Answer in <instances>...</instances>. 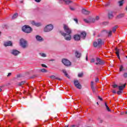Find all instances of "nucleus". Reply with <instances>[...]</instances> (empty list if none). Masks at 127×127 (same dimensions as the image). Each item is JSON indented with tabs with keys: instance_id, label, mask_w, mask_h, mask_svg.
<instances>
[{
	"instance_id": "f257e3e1",
	"label": "nucleus",
	"mask_w": 127,
	"mask_h": 127,
	"mask_svg": "<svg viewBox=\"0 0 127 127\" xmlns=\"http://www.w3.org/2000/svg\"><path fill=\"white\" fill-rule=\"evenodd\" d=\"M64 29L66 33L63 31H61L62 35L64 36L65 40L66 41H70V40H71V29L69 28L68 25L65 24L64 25Z\"/></svg>"
},
{
	"instance_id": "f03ea898",
	"label": "nucleus",
	"mask_w": 127,
	"mask_h": 127,
	"mask_svg": "<svg viewBox=\"0 0 127 127\" xmlns=\"http://www.w3.org/2000/svg\"><path fill=\"white\" fill-rule=\"evenodd\" d=\"M86 35H87V33H86V32H82L81 33L80 35H75L73 36V39L76 41H79V40H80V38H83V39H85Z\"/></svg>"
},
{
	"instance_id": "7ed1b4c3",
	"label": "nucleus",
	"mask_w": 127,
	"mask_h": 127,
	"mask_svg": "<svg viewBox=\"0 0 127 127\" xmlns=\"http://www.w3.org/2000/svg\"><path fill=\"white\" fill-rule=\"evenodd\" d=\"M22 30L24 32H25L26 33H30L31 32V27L30 26L27 25H25L23 26L22 28Z\"/></svg>"
},
{
	"instance_id": "20e7f679",
	"label": "nucleus",
	"mask_w": 127,
	"mask_h": 127,
	"mask_svg": "<svg viewBox=\"0 0 127 127\" xmlns=\"http://www.w3.org/2000/svg\"><path fill=\"white\" fill-rule=\"evenodd\" d=\"M103 45V42L101 39H98L97 42L93 43V46L96 48H100Z\"/></svg>"
},
{
	"instance_id": "39448f33",
	"label": "nucleus",
	"mask_w": 127,
	"mask_h": 127,
	"mask_svg": "<svg viewBox=\"0 0 127 127\" xmlns=\"http://www.w3.org/2000/svg\"><path fill=\"white\" fill-rule=\"evenodd\" d=\"M53 28H54V26L52 24H49L46 25L44 29V31L45 32H49L50 31H51L52 30H53Z\"/></svg>"
},
{
	"instance_id": "423d86ee",
	"label": "nucleus",
	"mask_w": 127,
	"mask_h": 127,
	"mask_svg": "<svg viewBox=\"0 0 127 127\" xmlns=\"http://www.w3.org/2000/svg\"><path fill=\"white\" fill-rule=\"evenodd\" d=\"M20 45L22 48H26L27 46V41L24 39H21L20 40Z\"/></svg>"
},
{
	"instance_id": "0eeeda50",
	"label": "nucleus",
	"mask_w": 127,
	"mask_h": 127,
	"mask_svg": "<svg viewBox=\"0 0 127 127\" xmlns=\"http://www.w3.org/2000/svg\"><path fill=\"white\" fill-rule=\"evenodd\" d=\"M62 62L65 66H71V62L66 59H63Z\"/></svg>"
},
{
	"instance_id": "6e6552de",
	"label": "nucleus",
	"mask_w": 127,
	"mask_h": 127,
	"mask_svg": "<svg viewBox=\"0 0 127 127\" xmlns=\"http://www.w3.org/2000/svg\"><path fill=\"white\" fill-rule=\"evenodd\" d=\"M105 63L101 59L99 58H96V65H104Z\"/></svg>"
},
{
	"instance_id": "1a4fd4ad",
	"label": "nucleus",
	"mask_w": 127,
	"mask_h": 127,
	"mask_svg": "<svg viewBox=\"0 0 127 127\" xmlns=\"http://www.w3.org/2000/svg\"><path fill=\"white\" fill-rule=\"evenodd\" d=\"M74 86L79 89H80L82 88V85H81V84L79 83V81L78 80H74Z\"/></svg>"
},
{
	"instance_id": "9d476101",
	"label": "nucleus",
	"mask_w": 127,
	"mask_h": 127,
	"mask_svg": "<svg viewBox=\"0 0 127 127\" xmlns=\"http://www.w3.org/2000/svg\"><path fill=\"white\" fill-rule=\"evenodd\" d=\"M19 53H20V52L17 50H12L11 51V54H12V55H14V56H17Z\"/></svg>"
},
{
	"instance_id": "9b49d317",
	"label": "nucleus",
	"mask_w": 127,
	"mask_h": 127,
	"mask_svg": "<svg viewBox=\"0 0 127 127\" xmlns=\"http://www.w3.org/2000/svg\"><path fill=\"white\" fill-rule=\"evenodd\" d=\"M36 39L37 41H39V42H42V41L44 40L42 37L39 35L36 36Z\"/></svg>"
},
{
	"instance_id": "f8f14e48",
	"label": "nucleus",
	"mask_w": 127,
	"mask_h": 127,
	"mask_svg": "<svg viewBox=\"0 0 127 127\" xmlns=\"http://www.w3.org/2000/svg\"><path fill=\"white\" fill-rule=\"evenodd\" d=\"M127 85V84H124L122 85H121L120 84V86H118V89L120 91H124V89H125V88H126V85Z\"/></svg>"
},
{
	"instance_id": "ddd939ff",
	"label": "nucleus",
	"mask_w": 127,
	"mask_h": 127,
	"mask_svg": "<svg viewBox=\"0 0 127 127\" xmlns=\"http://www.w3.org/2000/svg\"><path fill=\"white\" fill-rule=\"evenodd\" d=\"M4 46L7 47V46H12V43L11 41L6 42L4 43Z\"/></svg>"
},
{
	"instance_id": "4468645a",
	"label": "nucleus",
	"mask_w": 127,
	"mask_h": 127,
	"mask_svg": "<svg viewBox=\"0 0 127 127\" xmlns=\"http://www.w3.org/2000/svg\"><path fill=\"white\" fill-rule=\"evenodd\" d=\"M32 24L33 25H35V26H37V27H39V26H41V23H39V22H36L34 21H33L32 22Z\"/></svg>"
},
{
	"instance_id": "2eb2a0df",
	"label": "nucleus",
	"mask_w": 127,
	"mask_h": 127,
	"mask_svg": "<svg viewBox=\"0 0 127 127\" xmlns=\"http://www.w3.org/2000/svg\"><path fill=\"white\" fill-rule=\"evenodd\" d=\"M62 72L63 73H64L65 77H67V78H70V76H69V75H68V73H67L66 69H63Z\"/></svg>"
},
{
	"instance_id": "dca6fc26",
	"label": "nucleus",
	"mask_w": 127,
	"mask_h": 127,
	"mask_svg": "<svg viewBox=\"0 0 127 127\" xmlns=\"http://www.w3.org/2000/svg\"><path fill=\"white\" fill-rule=\"evenodd\" d=\"M82 13L83 14H90V11H88L86 10L85 9H82Z\"/></svg>"
},
{
	"instance_id": "f3484780",
	"label": "nucleus",
	"mask_w": 127,
	"mask_h": 127,
	"mask_svg": "<svg viewBox=\"0 0 127 127\" xmlns=\"http://www.w3.org/2000/svg\"><path fill=\"white\" fill-rule=\"evenodd\" d=\"M109 18H113L114 17V15L113 14V11H110L108 13Z\"/></svg>"
},
{
	"instance_id": "a211bd4d",
	"label": "nucleus",
	"mask_w": 127,
	"mask_h": 127,
	"mask_svg": "<svg viewBox=\"0 0 127 127\" xmlns=\"http://www.w3.org/2000/svg\"><path fill=\"white\" fill-rule=\"evenodd\" d=\"M75 56L77 58H80L81 57V53L78 51L75 52Z\"/></svg>"
},
{
	"instance_id": "6ab92c4d",
	"label": "nucleus",
	"mask_w": 127,
	"mask_h": 127,
	"mask_svg": "<svg viewBox=\"0 0 127 127\" xmlns=\"http://www.w3.org/2000/svg\"><path fill=\"white\" fill-rule=\"evenodd\" d=\"M116 53L117 55V57L119 58V59H120V51L119 49H118V48L116 49Z\"/></svg>"
},
{
	"instance_id": "aec40b11",
	"label": "nucleus",
	"mask_w": 127,
	"mask_h": 127,
	"mask_svg": "<svg viewBox=\"0 0 127 127\" xmlns=\"http://www.w3.org/2000/svg\"><path fill=\"white\" fill-rule=\"evenodd\" d=\"M50 78L51 79H52L53 80H55V79H58V80H61V79L60 78H58L57 77H56V76H54V75H52L50 77Z\"/></svg>"
},
{
	"instance_id": "412c9836",
	"label": "nucleus",
	"mask_w": 127,
	"mask_h": 127,
	"mask_svg": "<svg viewBox=\"0 0 127 127\" xmlns=\"http://www.w3.org/2000/svg\"><path fill=\"white\" fill-rule=\"evenodd\" d=\"M73 1L71 0H67L65 1V4H71Z\"/></svg>"
},
{
	"instance_id": "4be33fe9",
	"label": "nucleus",
	"mask_w": 127,
	"mask_h": 127,
	"mask_svg": "<svg viewBox=\"0 0 127 127\" xmlns=\"http://www.w3.org/2000/svg\"><path fill=\"white\" fill-rule=\"evenodd\" d=\"M17 16H18V14H17V13H15L12 17V19H15V18H16V17H17Z\"/></svg>"
},
{
	"instance_id": "5701e85b",
	"label": "nucleus",
	"mask_w": 127,
	"mask_h": 127,
	"mask_svg": "<svg viewBox=\"0 0 127 127\" xmlns=\"http://www.w3.org/2000/svg\"><path fill=\"white\" fill-rule=\"evenodd\" d=\"M39 55H40V56H41V57H46L47 56L46 54L42 53H39Z\"/></svg>"
},
{
	"instance_id": "b1692460",
	"label": "nucleus",
	"mask_w": 127,
	"mask_h": 127,
	"mask_svg": "<svg viewBox=\"0 0 127 127\" xmlns=\"http://www.w3.org/2000/svg\"><path fill=\"white\" fill-rule=\"evenodd\" d=\"M124 0H120L118 2L119 4V6H123V5L124 4Z\"/></svg>"
},
{
	"instance_id": "393cba45",
	"label": "nucleus",
	"mask_w": 127,
	"mask_h": 127,
	"mask_svg": "<svg viewBox=\"0 0 127 127\" xmlns=\"http://www.w3.org/2000/svg\"><path fill=\"white\" fill-rule=\"evenodd\" d=\"M119 70H120V72H122L123 71H125V69H124V65H120Z\"/></svg>"
},
{
	"instance_id": "a878e982",
	"label": "nucleus",
	"mask_w": 127,
	"mask_h": 127,
	"mask_svg": "<svg viewBox=\"0 0 127 127\" xmlns=\"http://www.w3.org/2000/svg\"><path fill=\"white\" fill-rule=\"evenodd\" d=\"M125 16L124 14H120L117 16V18H122V17H124Z\"/></svg>"
},
{
	"instance_id": "bb28decb",
	"label": "nucleus",
	"mask_w": 127,
	"mask_h": 127,
	"mask_svg": "<svg viewBox=\"0 0 127 127\" xmlns=\"http://www.w3.org/2000/svg\"><path fill=\"white\" fill-rule=\"evenodd\" d=\"M118 26H115L113 28L112 31L113 32L115 33L116 32V31L117 30V28H118Z\"/></svg>"
},
{
	"instance_id": "cd10ccee",
	"label": "nucleus",
	"mask_w": 127,
	"mask_h": 127,
	"mask_svg": "<svg viewBox=\"0 0 127 127\" xmlns=\"http://www.w3.org/2000/svg\"><path fill=\"white\" fill-rule=\"evenodd\" d=\"M84 21H85L86 23H90V22H91V20L88 19H84Z\"/></svg>"
},
{
	"instance_id": "c85d7f7f",
	"label": "nucleus",
	"mask_w": 127,
	"mask_h": 127,
	"mask_svg": "<svg viewBox=\"0 0 127 127\" xmlns=\"http://www.w3.org/2000/svg\"><path fill=\"white\" fill-rule=\"evenodd\" d=\"M25 84V81H21L18 83V86H22V85H24Z\"/></svg>"
},
{
	"instance_id": "c756f323",
	"label": "nucleus",
	"mask_w": 127,
	"mask_h": 127,
	"mask_svg": "<svg viewBox=\"0 0 127 127\" xmlns=\"http://www.w3.org/2000/svg\"><path fill=\"white\" fill-rule=\"evenodd\" d=\"M105 106L106 107V109L108 112H111V109H110V108H109V106H108V105H107V103H105Z\"/></svg>"
},
{
	"instance_id": "7c9ffc66",
	"label": "nucleus",
	"mask_w": 127,
	"mask_h": 127,
	"mask_svg": "<svg viewBox=\"0 0 127 127\" xmlns=\"http://www.w3.org/2000/svg\"><path fill=\"white\" fill-rule=\"evenodd\" d=\"M41 72H42V73H46L47 72V70L45 68H43L40 70Z\"/></svg>"
},
{
	"instance_id": "2f4dec72",
	"label": "nucleus",
	"mask_w": 127,
	"mask_h": 127,
	"mask_svg": "<svg viewBox=\"0 0 127 127\" xmlns=\"http://www.w3.org/2000/svg\"><path fill=\"white\" fill-rule=\"evenodd\" d=\"M91 90H92L93 93H96V87H94V86L91 87Z\"/></svg>"
},
{
	"instance_id": "473e14b6",
	"label": "nucleus",
	"mask_w": 127,
	"mask_h": 127,
	"mask_svg": "<svg viewBox=\"0 0 127 127\" xmlns=\"http://www.w3.org/2000/svg\"><path fill=\"white\" fill-rule=\"evenodd\" d=\"M83 73H80L78 74V77L79 78H81V77H83Z\"/></svg>"
},
{
	"instance_id": "72a5a7b5",
	"label": "nucleus",
	"mask_w": 127,
	"mask_h": 127,
	"mask_svg": "<svg viewBox=\"0 0 127 127\" xmlns=\"http://www.w3.org/2000/svg\"><path fill=\"white\" fill-rule=\"evenodd\" d=\"M123 76L124 77V78H127V73L125 72L123 75Z\"/></svg>"
},
{
	"instance_id": "f704fd0d",
	"label": "nucleus",
	"mask_w": 127,
	"mask_h": 127,
	"mask_svg": "<svg viewBox=\"0 0 127 127\" xmlns=\"http://www.w3.org/2000/svg\"><path fill=\"white\" fill-rule=\"evenodd\" d=\"M95 21H97L95 18H92L90 20V22H95Z\"/></svg>"
},
{
	"instance_id": "c9c22d12",
	"label": "nucleus",
	"mask_w": 127,
	"mask_h": 127,
	"mask_svg": "<svg viewBox=\"0 0 127 127\" xmlns=\"http://www.w3.org/2000/svg\"><path fill=\"white\" fill-rule=\"evenodd\" d=\"M95 61H96L95 59H91L90 61V63H95Z\"/></svg>"
},
{
	"instance_id": "e433bc0d",
	"label": "nucleus",
	"mask_w": 127,
	"mask_h": 127,
	"mask_svg": "<svg viewBox=\"0 0 127 127\" xmlns=\"http://www.w3.org/2000/svg\"><path fill=\"white\" fill-rule=\"evenodd\" d=\"M122 93H123V91L122 90H119L117 92L118 95H121Z\"/></svg>"
},
{
	"instance_id": "4c0bfd02",
	"label": "nucleus",
	"mask_w": 127,
	"mask_h": 127,
	"mask_svg": "<svg viewBox=\"0 0 127 127\" xmlns=\"http://www.w3.org/2000/svg\"><path fill=\"white\" fill-rule=\"evenodd\" d=\"M69 127H79V125H71Z\"/></svg>"
},
{
	"instance_id": "58836bf2",
	"label": "nucleus",
	"mask_w": 127,
	"mask_h": 127,
	"mask_svg": "<svg viewBox=\"0 0 127 127\" xmlns=\"http://www.w3.org/2000/svg\"><path fill=\"white\" fill-rule=\"evenodd\" d=\"M108 36H112V31H110L109 32H108Z\"/></svg>"
},
{
	"instance_id": "ea45409f",
	"label": "nucleus",
	"mask_w": 127,
	"mask_h": 127,
	"mask_svg": "<svg viewBox=\"0 0 127 127\" xmlns=\"http://www.w3.org/2000/svg\"><path fill=\"white\" fill-rule=\"evenodd\" d=\"M90 86H91V88L94 87V82H93V81L91 82Z\"/></svg>"
},
{
	"instance_id": "a19ab883",
	"label": "nucleus",
	"mask_w": 127,
	"mask_h": 127,
	"mask_svg": "<svg viewBox=\"0 0 127 127\" xmlns=\"http://www.w3.org/2000/svg\"><path fill=\"white\" fill-rule=\"evenodd\" d=\"M113 88H116L119 87V86H118V85H117V84H114L113 85Z\"/></svg>"
},
{
	"instance_id": "79ce46f5",
	"label": "nucleus",
	"mask_w": 127,
	"mask_h": 127,
	"mask_svg": "<svg viewBox=\"0 0 127 127\" xmlns=\"http://www.w3.org/2000/svg\"><path fill=\"white\" fill-rule=\"evenodd\" d=\"M70 10H75V8L73 7H69Z\"/></svg>"
},
{
	"instance_id": "37998d69",
	"label": "nucleus",
	"mask_w": 127,
	"mask_h": 127,
	"mask_svg": "<svg viewBox=\"0 0 127 127\" xmlns=\"http://www.w3.org/2000/svg\"><path fill=\"white\" fill-rule=\"evenodd\" d=\"M42 66L44 67V68H47V65L44 64H42Z\"/></svg>"
},
{
	"instance_id": "c03bdc74",
	"label": "nucleus",
	"mask_w": 127,
	"mask_h": 127,
	"mask_svg": "<svg viewBox=\"0 0 127 127\" xmlns=\"http://www.w3.org/2000/svg\"><path fill=\"white\" fill-rule=\"evenodd\" d=\"M73 20L75 21L76 23H78V19L74 18Z\"/></svg>"
},
{
	"instance_id": "a18cd8bd",
	"label": "nucleus",
	"mask_w": 127,
	"mask_h": 127,
	"mask_svg": "<svg viewBox=\"0 0 127 127\" xmlns=\"http://www.w3.org/2000/svg\"><path fill=\"white\" fill-rule=\"evenodd\" d=\"M99 16H97L96 17V18H95V20H99Z\"/></svg>"
},
{
	"instance_id": "49530a36",
	"label": "nucleus",
	"mask_w": 127,
	"mask_h": 127,
	"mask_svg": "<svg viewBox=\"0 0 127 127\" xmlns=\"http://www.w3.org/2000/svg\"><path fill=\"white\" fill-rule=\"evenodd\" d=\"M35 1H36V2H40L41 0H35Z\"/></svg>"
},
{
	"instance_id": "de8ad7c7",
	"label": "nucleus",
	"mask_w": 127,
	"mask_h": 127,
	"mask_svg": "<svg viewBox=\"0 0 127 127\" xmlns=\"http://www.w3.org/2000/svg\"><path fill=\"white\" fill-rule=\"evenodd\" d=\"M11 75V73L9 72L8 73L7 77H9V76Z\"/></svg>"
},
{
	"instance_id": "09e8293b",
	"label": "nucleus",
	"mask_w": 127,
	"mask_h": 127,
	"mask_svg": "<svg viewBox=\"0 0 127 127\" xmlns=\"http://www.w3.org/2000/svg\"><path fill=\"white\" fill-rule=\"evenodd\" d=\"M99 78H96L95 79V82L97 83V82H99Z\"/></svg>"
},
{
	"instance_id": "8fccbe9b",
	"label": "nucleus",
	"mask_w": 127,
	"mask_h": 127,
	"mask_svg": "<svg viewBox=\"0 0 127 127\" xmlns=\"http://www.w3.org/2000/svg\"><path fill=\"white\" fill-rule=\"evenodd\" d=\"M112 92L114 93V94H116L117 93V91L116 90H113L112 91Z\"/></svg>"
},
{
	"instance_id": "3c124183",
	"label": "nucleus",
	"mask_w": 127,
	"mask_h": 127,
	"mask_svg": "<svg viewBox=\"0 0 127 127\" xmlns=\"http://www.w3.org/2000/svg\"><path fill=\"white\" fill-rule=\"evenodd\" d=\"M98 99H99V100H100V101H103V99L101 97H100V96L98 97Z\"/></svg>"
},
{
	"instance_id": "603ef678",
	"label": "nucleus",
	"mask_w": 127,
	"mask_h": 127,
	"mask_svg": "<svg viewBox=\"0 0 127 127\" xmlns=\"http://www.w3.org/2000/svg\"><path fill=\"white\" fill-rule=\"evenodd\" d=\"M50 61H52V62H53V61H55L54 59H51L50 60Z\"/></svg>"
},
{
	"instance_id": "864d4df0",
	"label": "nucleus",
	"mask_w": 127,
	"mask_h": 127,
	"mask_svg": "<svg viewBox=\"0 0 127 127\" xmlns=\"http://www.w3.org/2000/svg\"><path fill=\"white\" fill-rule=\"evenodd\" d=\"M86 61H88V57L86 56Z\"/></svg>"
},
{
	"instance_id": "5fc2aeb1",
	"label": "nucleus",
	"mask_w": 127,
	"mask_h": 127,
	"mask_svg": "<svg viewBox=\"0 0 127 127\" xmlns=\"http://www.w3.org/2000/svg\"><path fill=\"white\" fill-rule=\"evenodd\" d=\"M2 90L1 88H0V92H1Z\"/></svg>"
},
{
	"instance_id": "6e6d98bb",
	"label": "nucleus",
	"mask_w": 127,
	"mask_h": 127,
	"mask_svg": "<svg viewBox=\"0 0 127 127\" xmlns=\"http://www.w3.org/2000/svg\"><path fill=\"white\" fill-rule=\"evenodd\" d=\"M125 114H127V110L126 111V112H125Z\"/></svg>"
},
{
	"instance_id": "4d7b16f0",
	"label": "nucleus",
	"mask_w": 127,
	"mask_h": 127,
	"mask_svg": "<svg viewBox=\"0 0 127 127\" xmlns=\"http://www.w3.org/2000/svg\"><path fill=\"white\" fill-rule=\"evenodd\" d=\"M97 105H99V103L98 102H97Z\"/></svg>"
},
{
	"instance_id": "13d9d810",
	"label": "nucleus",
	"mask_w": 127,
	"mask_h": 127,
	"mask_svg": "<svg viewBox=\"0 0 127 127\" xmlns=\"http://www.w3.org/2000/svg\"><path fill=\"white\" fill-rule=\"evenodd\" d=\"M21 2H23V1H21Z\"/></svg>"
},
{
	"instance_id": "bf43d9fd",
	"label": "nucleus",
	"mask_w": 127,
	"mask_h": 127,
	"mask_svg": "<svg viewBox=\"0 0 127 127\" xmlns=\"http://www.w3.org/2000/svg\"><path fill=\"white\" fill-rule=\"evenodd\" d=\"M123 113H121V115H123Z\"/></svg>"
},
{
	"instance_id": "052dcab7",
	"label": "nucleus",
	"mask_w": 127,
	"mask_h": 127,
	"mask_svg": "<svg viewBox=\"0 0 127 127\" xmlns=\"http://www.w3.org/2000/svg\"><path fill=\"white\" fill-rule=\"evenodd\" d=\"M126 58L127 59V56H126Z\"/></svg>"
},
{
	"instance_id": "680f3d73",
	"label": "nucleus",
	"mask_w": 127,
	"mask_h": 127,
	"mask_svg": "<svg viewBox=\"0 0 127 127\" xmlns=\"http://www.w3.org/2000/svg\"><path fill=\"white\" fill-rule=\"evenodd\" d=\"M63 0L65 1V0Z\"/></svg>"
}]
</instances>
